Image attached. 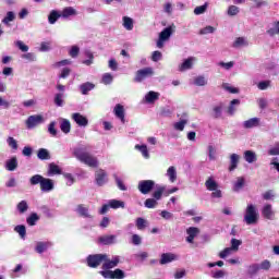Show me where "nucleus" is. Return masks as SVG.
<instances>
[{"mask_svg":"<svg viewBox=\"0 0 279 279\" xmlns=\"http://www.w3.org/2000/svg\"><path fill=\"white\" fill-rule=\"evenodd\" d=\"M72 154L74 158L78 159L80 162H83V165H86L87 167H92L94 169H97V167H99V160L97 159V157L86 151V148L84 147L74 148Z\"/></svg>","mask_w":279,"mask_h":279,"instance_id":"obj_1","label":"nucleus"},{"mask_svg":"<svg viewBox=\"0 0 279 279\" xmlns=\"http://www.w3.org/2000/svg\"><path fill=\"white\" fill-rule=\"evenodd\" d=\"M29 183L32 186H36V184H39L40 191L43 193H51L56 189V183L53 180L45 178L40 174H35L29 179Z\"/></svg>","mask_w":279,"mask_h":279,"instance_id":"obj_2","label":"nucleus"},{"mask_svg":"<svg viewBox=\"0 0 279 279\" xmlns=\"http://www.w3.org/2000/svg\"><path fill=\"white\" fill-rule=\"evenodd\" d=\"M244 221L246 226L258 223V208L254 204H248L245 209Z\"/></svg>","mask_w":279,"mask_h":279,"instance_id":"obj_3","label":"nucleus"},{"mask_svg":"<svg viewBox=\"0 0 279 279\" xmlns=\"http://www.w3.org/2000/svg\"><path fill=\"white\" fill-rule=\"evenodd\" d=\"M175 34V24H171L170 26L163 28L159 34V38L157 40L158 49H162L165 44Z\"/></svg>","mask_w":279,"mask_h":279,"instance_id":"obj_4","label":"nucleus"},{"mask_svg":"<svg viewBox=\"0 0 279 279\" xmlns=\"http://www.w3.org/2000/svg\"><path fill=\"white\" fill-rule=\"evenodd\" d=\"M156 182L154 180H142L138 182L137 189L142 195H149L154 191Z\"/></svg>","mask_w":279,"mask_h":279,"instance_id":"obj_5","label":"nucleus"},{"mask_svg":"<svg viewBox=\"0 0 279 279\" xmlns=\"http://www.w3.org/2000/svg\"><path fill=\"white\" fill-rule=\"evenodd\" d=\"M106 258H108V255L106 254H95V255H89L86 260H87V265L92 267V269H95L99 267V265H101V263H104Z\"/></svg>","mask_w":279,"mask_h":279,"instance_id":"obj_6","label":"nucleus"},{"mask_svg":"<svg viewBox=\"0 0 279 279\" xmlns=\"http://www.w3.org/2000/svg\"><path fill=\"white\" fill-rule=\"evenodd\" d=\"M154 75V68H144L136 72L134 82L141 83L145 82L147 77H151Z\"/></svg>","mask_w":279,"mask_h":279,"instance_id":"obj_7","label":"nucleus"},{"mask_svg":"<svg viewBox=\"0 0 279 279\" xmlns=\"http://www.w3.org/2000/svg\"><path fill=\"white\" fill-rule=\"evenodd\" d=\"M262 217H264V219H268L269 221H274L276 218V211L274 210V206L271 204H265L262 207Z\"/></svg>","mask_w":279,"mask_h":279,"instance_id":"obj_8","label":"nucleus"},{"mask_svg":"<svg viewBox=\"0 0 279 279\" xmlns=\"http://www.w3.org/2000/svg\"><path fill=\"white\" fill-rule=\"evenodd\" d=\"M75 213L78 215V217H83V219H94L93 214H90V209H88V206L84 204L77 205Z\"/></svg>","mask_w":279,"mask_h":279,"instance_id":"obj_9","label":"nucleus"},{"mask_svg":"<svg viewBox=\"0 0 279 279\" xmlns=\"http://www.w3.org/2000/svg\"><path fill=\"white\" fill-rule=\"evenodd\" d=\"M95 180L97 186H104L108 182V173L104 169H99L95 173Z\"/></svg>","mask_w":279,"mask_h":279,"instance_id":"obj_10","label":"nucleus"},{"mask_svg":"<svg viewBox=\"0 0 279 279\" xmlns=\"http://www.w3.org/2000/svg\"><path fill=\"white\" fill-rule=\"evenodd\" d=\"M40 123H43V116H31L26 120V128L33 130V128L40 125Z\"/></svg>","mask_w":279,"mask_h":279,"instance_id":"obj_11","label":"nucleus"},{"mask_svg":"<svg viewBox=\"0 0 279 279\" xmlns=\"http://www.w3.org/2000/svg\"><path fill=\"white\" fill-rule=\"evenodd\" d=\"M160 99V93L150 90L144 96L145 104H156Z\"/></svg>","mask_w":279,"mask_h":279,"instance_id":"obj_12","label":"nucleus"},{"mask_svg":"<svg viewBox=\"0 0 279 279\" xmlns=\"http://www.w3.org/2000/svg\"><path fill=\"white\" fill-rule=\"evenodd\" d=\"M119 256H114L112 259H109L107 255V258L104 259L102 269H114V267L119 265Z\"/></svg>","mask_w":279,"mask_h":279,"instance_id":"obj_13","label":"nucleus"},{"mask_svg":"<svg viewBox=\"0 0 279 279\" xmlns=\"http://www.w3.org/2000/svg\"><path fill=\"white\" fill-rule=\"evenodd\" d=\"M243 158L248 165H254V162L258 160V155H256V151L254 150H245L243 153Z\"/></svg>","mask_w":279,"mask_h":279,"instance_id":"obj_14","label":"nucleus"},{"mask_svg":"<svg viewBox=\"0 0 279 279\" xmlns=\"http://www.w3.org/2000/svg\"><path fill=\"white\" fill-rule=\"evenodd\" d=\"M72 119L80 125V128H86V125H88V118L84 117L82 113H73Z\"/></svg>","mask_w":279,"mask_h":279,"instance_id":"obj_15","label":"nucleus"},{"mask_svg":"<svg viewBox=\"0 0 279 279\" xmlns=\"http://www.w3.org/2000/svg\"><path fill=\"white\" fill-rule=\"evenodd\" d=\"M186 242L187 243H193V241H195V236H197V234H199V228L197 227H190L186 229Z\"/></svg>","mask_w":279,"mask_h":279,"instance_id":"obj_16","label":"nucleus"},{"mask_svg":"<svg viewBox=\"0 0 279 279\" xmlns=\"http://www.w3.org/2000/svg\"><path fill=\"white\" fill-rule=\"evenodd\" d=\"M113 114H116L117 119H120L121 123H125V108L122 105H116Z\"/></svg>","mask_w":279,"mask_h":279,"instance_id":"obj_17","label":"nucleus"},{"mask_svg":"<svg viewBox=\"0 0 279 279\" xmlns=\"http://www.w3.org/2000/svg\"><path fill=\"white\" fill-rule=\"evenodd\" d=\"M173 260H178V255L173 253H163L161 254L160 265H168V263H173Z\"/></svg>","mask_w":279,"mask_h":279,"instance_id":"obj_18","label":"nucleus"},{"mask_svg":"<svg viewBox=\"0 0 279 279\" xmlns=\"http://www.w3.org/2000/svg\"><path fill=\"white\" fill-rule=\"evenodd\" d=\"M260 125V118H251L243 122L245 130H252V128H258Z\"/></svg>","mask_w":279,"mask_h":279,"instance_id":"obj_19","label":"nucleus"},{"mask_svg":"<svg viewBox=\"0 0 279 279\" xmlns=\"http://www.w3.org/2000/svg\"><path fill=\"white\" fill-rule=\"evenodd\" d=\"M7 171H16L19 169V159L16 157H12L8 159L4 165Z\"/></svg>","mask_w":279,"mask_h":279,"instance_id":"obj_20","label":"nucleus"},{"mask_svg":"<svg viewBox=\"0 0 279 279\" xmlns=\"http://www.w3.org/2000/svg\"><path fill=\"white\" fill-rule=\"evenodd\" d=\"M239 160H241V156H239V154L233 153L230 155L229 171H234L239 167Z\"/></svg>","mask_w":279,"mask_h":279,"instance_id":"obj_21","label":"nucleus"},{"mask_svg":"<svg viewBox=\"0 0 279 279\" xmlns=\"http://www.w3.org/2000/svg\"><path fill=\"white\" fill-rule=\"evenodd\" d=\"M102 245H112L117 243V235H102L98 239Z\"/></svg>","mask_w":279,"mask_h":279,"instance_id":"obj_22","label":"nucleus"},{"mask_svg":"<svg viewBox=\"0 0 279 279\" xmlns=\"http://www.w3.org/2000/svg\"><path fill=\"white\" fill-rule=\"evenodd\" d=\"M122 25H123L124 29H126L128 32H132L134 29V19H132L130 16H123Z\"/></svg>","mask_w":279,"mask_h":279,"instance_id":"obj_23","label":"nucleus"},{"mask_svg":"<svg viewBox=\"0 0 279 279\" xmlns=\"http://www.w3.org/2000/svg\"><path fill=\"white\" fill-rule=\"evenodd\" d=\"M51 245H53L51 242H37L35 252H37V254H43L44 252H47Z\"/></svg>","mask_w":279,"mask_h":279,"instance_id":"obj_24","label":"nucleus"},{"mask_svg":"<svg viewBox=\"0 0 279 279\" xmlns=\"http://www.w3.org/2000/svg\"><path fill=\"white\" fill-rule=\"evenodd\" d=\"M195 57H190L183 61L180 65L179 71H189V69H193V62H195Z\"/></svg>","mask_w":279,"mask_h":279,"instance_id":"obj_25","label":"nucleus"},{"mask_svg":"<svg viewBox=\"0 0 279 279\" xmlns=\"http://www.w3.org/2000/svg\"><path fill=\"white\" fill-rule=\"evenodd\" d=\"M166 175L169 179V182L173 184V182L178 180V170H175V167L171 166L168 168Z\"/></svg>","mask_w":279,"mask_h":279,"instance_id":"obj_26","label":"nucleus"},{"mask_svg":"<svg viewBox=\"0 0 279 279\" xmlns=\"http://www.w3.org/2000/svg\"><path fill=\"white\" fill-rule=\"evenodd\" d=\"M60 14H61V19H69V16H76L77 11L73 9V7H66L62 10Z\"/></svg>","mask_w":279,"mask_h":279,"instance_id":"obj_27","label":"nucleus"},{"mask_svg":"<svg viewBox=\"0 0 279 279\" xmlns=\"http://www.w3.org/2000/svg\"><path fill=\"white\" fill-rule=\"evenodd\" d=\"M205 186L207 191H217V189H219V183L215 181V178L209 177L205 182Z\"/></svg>","mask_w":279,"mask_h":279,"instance_id":"obj_28","label":"nucleus"},{"mask_svg":"<svg viewBox=\"0 0 279 279\" xmlns=\"http://www.w3.org/2000/svg\"><path fill=\"white\" fill-rule=\"evenodd\" d=\"M62 173V170L60 169V167L56 163H49L48 166V172L47 175L51 177V175H60Z\"/></svg>","mask_w":279,"mask_h":279,"instance_id":"obj_29","label":"nucleus"},{"mask_svg":"<svg viewBox=\"0 0 279 279\" xmlns=\"http://www.w3.org/2000/svg\"><path fill=\"white\" fill-rule=\"evenodd\" d=\"M94 88H95V84H93L90 82H86V83H83L80 85V90H81L82 95H87Z\"/></svg>","mask_w":279,"mask_h":279,"instance_id":"obj_30","label":"nucleus"},{"mask_svg":"<svg viewBox=\"0 0 279 279\" xmlns=\"http://www.w3.org/2000/svg\"><path fill=\"white\" fill-rule=\"evenodd\" d=\"M61 14L60 12L52 10L49 15H48V23H50V25H56V23L58 22V19H61Z\"/></svg>","mask_w":279,"mask_h":279,"instance_id":"obj_31","label":"nucleus"},{"mask_svg":"<svg viewBox=\"0 0 279 279\" xmlns=\"http://www.w3.org/2000/svg\"><path fill=\"white\" fill-rule=\"evenodd\" d=\"M60 130L63 134H69L71 132V121L68 119H61Z\"/></svg>","mask_w":279,"mask_h":279,"instance_id":"obj_32","label":"nucleus"},{"mask_svg":"<svg viewBox=\"0 0 279 279\" xmlns=\"http://www.w3.org/2000/svg\"><path fill=\"white\" fill-rule=\"evenodd\" d=\"M16 210L20 213V215H25V213L29 210V205L27 204V201H21L16 205Z\"/></svg>","mask_w":279,"mask_h":279,"instance_id":"obj_33","label":"nucleus"},{"mask_svg":"<svg viewBox=\"0 0 279 279\" xmlns=\"http://www.w3.org/2000/svg\"><path fill=\"white\" fill-rule=\"evenodd\" d=\"M37 158L39 160H49L51 158V155L49 154V150H47V148H40L37 151Z\"/></svg>","mask_w":279,"mask_h":279,"instance_id":"obj_34","label":"nucleus"},{"mask_svg":"<svg viewBox=\"0 0 279 279\" xmlns=\"http://www.w3.org/2000/svg\"><path fill=\"white\" fill-rule=\"evenodd\" d=\"M243 186H245V178L239 177L233 184V191L239 193V191H241V189H243Z\"/></svg>","mask_w":279,"mask_h":279,"instance_id":"obj_35","label":"nucleus"},{"mask_svg":"<svg viewBox=\"0 0 279 279\" xmlns=\"http://www.w3.org/2000/svg\"><path fill=\"white\" fill-rule=\"evenodd\" d=\"M163 193H165V186L156 185V191L153 193L154 199H156V202L162 199Z\"/></svg>","mask_w":279,"mask_h":279,"instance_id":"obj_36","label":"nucleus"},{"mask_svg":"<svg viewBox=\"0 0 279 279\" xmlns=\"http://www.w3.org/2000/svg\"><path fill=\"white\" fill-rule=\"evenodd\" d=\"M84 56H85V58H87V60H84L83 64H85L86 66H90V64H93V62L95 60V56L93 54V52L90 50H85Z\"/></svg>","mask_w":279,"mask_h":279,"instance_id":"obj_37","label":"nucleus"},{"mask_svg":"<svg viewBox=\"0 0 279 279\" xmlns=\"http://www.w3.org/2000/svg\"><path fill=\"white\" fill-rule=\"evenodd\" d=\"M54 105L58 106V108H62L64 106V93H58L54 95Z\"/></svg>","mask_w":279,"mask_h":279,"instance_id":"obj_38","label":"nucleus"},{"mask_svg":"<svg viewBox=\"0 0 279 279\" xmlns=\"http://www.w3.org/2000/svg\"><path fill=\"white\" fill-rule=\"evenodd\" d=\"M248 43L247 39H245V37H238L234 43H233V47L235 49H239L241 47H247Z\"/></svg>","mask_w":279,"mask_h":279,"instance_id":"obj_39","label":"nucleus"},{"mask_svg":"<svg viewBox=\"0 0 279 279\" xmlns=\"http://www.w3.org/2000/svg\"><path fill=\"white\" fill-rule=\"evenodd\" d=\"M240 105H241V100H239V99L231 100L229 108H228V114H230L232 117V114H234V112H236L235 106H240Z\"/></svg>","mask_w":279,"mask_h":279,"instance_id":"obj_40","label":"nucleus"},{"mask_svg":"<svg viewBox=\"0 0 279 279\" xmlns=\"http://www.w3.org/2000/svg\"><path fill=\"white\" fill-rule=\"evenodd\" d=\"M135 149H137V151H141L142 156L144 158L149 159V150L147 149V145H135Z\"/></svg>","mask_w":279,"mask_h":279,"instance_id":"obj_41","label":"nucleus"},{"mask_svg":"<svg viewBox=\"0 0 279 279\" xmlns=\"http://www.w3.org/2000/svg\"><path fill=\"white\" fill-rule=\"evenodd\" d=\"M109 207L113 209L125 208V203L123 201L111 199L109 201Z\"/></svg>","mask_w":279,"mask_h":279,"instance_id":"obj_42","label":"nucleus"},{"mask_svg":"<svg viewBox=\"0 0 279 279\" xmlns=\"http://www.w3.org/2000/svg\"><path fill=\"white\" fill-rule=\"evenodd\" d=\"M16 19V14L13 11L7 12V15L2 20L3 25H8L9 23H12Z\"/></svg>","mask_w":279,"mask_h":279,"instance_id":"obj_43","label":"nucleus"},{"mask_svg":"<svg viewBox=\"0 0 279 279\" xmlns=\"http://www.w3.org/2000/svg\"><path fill=\"white\" fill-rule=\"evenodd\" d=\"M208 84V80L206 76L199 75L194 78V86H206Z\"/></svg>","mask_w":279,"mask_h":279,"instance_id":"obj_44","label":"nucleus"},{"mask_svg":"<svg viewBox=\"0 0 279 279\" xmlns=\"http://www.w3.org/2000/svg\"><path fill=\"white\" fill-rule=\"evenodd\" d=\"M14 232H17V234L21 236V239H25L27 235V229L24 225H19L14 228Z\"/></svg>","mask_w":279,"mask_h":279,"instance_id":"obj_45","label":"nucleus"},{"mask_svg":"<svg viewBox=\"0 0 279 279\" xmlns=\"http://www.w3.org/2000/svg\"><path fill=\"white\" fill-rule=\"evenodd\" d=\"M207 150H208L209 160L210 161L217 160V148H215V146L213 145H208Z\"/></svg>","mask_w":279,"mask_h":279,"instance_id":"obj_46","label":"nucleus"},{"mask_svg":"<svg viewBox=\"0 0 279 279\" xmlns=\"http://www.w3.org/2000/svg\"><path fill=\"white\" fill-rule=\"evenodd\" d=\"M232 254H234V251L231 247H226L218 254V256L219 258L226 259L228 256H232Z\"/></svg>","mask_w":279,"mask_h":279,"instance_id":"obj_47","label":"nucleus"},{"mask_svg":"<svg viewBox=\"0 0 279 279\" xmlns=\"http://www.w3.org/2000/svg\"><path fill=\"white\" fill-rule=\"evenodd\" d=\"M206 10H208V2H205V4L196 7L194 9V14L196 16H199V14H204L206 12Z\"/></svg>","mask_w":279,"mask_h":279,"instance_id":"obj_48","label":"nucleus"},{"mask_svg":"<svg viewBox=\"0 0 279 279\" xmlns=\"http://www.w3.org/2000/svg\"><path fill=\"white\" fill-rule=\"evenodd\" d=\"M7 143L9 145V147H11V149H13L14 151H16V149H19V142H16V140L12 136H9L7 138Z\"/></svg>","mask_w":279,"mask_h":279,"instance_id":"obj_49","label":"nucleus"},{"mask_svg":"<svg viewBox=\"0 0 279 279\" xmlns=\"http://www.w3.org/2000/svg\"><path fill=\"white\" fill-rule=\"evenodd\" d=\"M39 219L40 217H38V214L33 213L31 214L29 218L26 219V223H28V226H36V221Z\"/></svg>","mask_w":279,"mask_h":279,"instance_id":"obj_50","label":"nucleus"},{"mask_svg":"<svg viewBox=\"0 0 279 279\" xmlns=\"http://www.w3.org/2000/svg\"><path fill=\"white\" fill-rule=\"evenodd\" d=\"M135 226L137 230H145V228H147V220H145L144 218H137L135 221Z\"/></svg>","mask_w":279,"mask_h":279,"instance_id":"obj_51","label":"nucleus"},{"mask_svg":"<svg viewBox=\"0 0 279 279\" xmlns=\"http://www.w3.org/2000/svg\"><path fill=\"white\" fill-rule=\"evenodd\" d=\"M241 245H243V241L241 240H236V239H231V248L233 252H239V247H241Z\"/></svg>","mask_w":279,"mask_h":279,"instance_id":"obj_52","label":"nucleus"},{"mask_svg":"<svg viewBox=\"0 0 279 279\" xmlns=\"http://www.w3.org/2000/svg\"><path fill=\"white\" fill-rule=\"evenodd\" d=\"M189 123L187 119H183L179 122L174 123V130H178L179 132L184 131L185 125Z\"/></svg>","mask_w":279,"mask_h":279,"instance_id":"obj_53","label":"nucleus"},{"mask_svg":"<svg viewBox=\"0 0 279 279\" xmlns=\"http://www.w3.org/2000/svg\"><path fill=\"white\" fill-rule=\"evenodd\" d=\"M15 47H17V49L23 53H27L29 51V46L25 45V43L21 40L15 41Z\"/></svg>","mask_w":279,"mask_h":279,"instance_id":"obj_54","label":"nucleus"},{"mask_svg":"<svg viewBox=\"0 0 279 279\" xmlns=\"http://www.w3.org/2000/svg\"><path fill=\"white\" fill-rule=\"evenodd\" d=\"M114 77L112 76V74L110 73H105L102 75L101 82L102 84H105L106 86L110 85L113 82Z\"/></svg>","mask_w":279,"mask_h":279,"instance_id":"obj_55","label":"nucleus"},{"mask_svg":"<svg viewBox=\"0 0 279 279\" xmlns=\"http://www.w3.org/2000/svg\"><path fill=\"white\" fill-rule=\"evenodd\" d=\"M247 271H248L250 276H255V274H258V271H260L259 264L250 265Z\"/></svg>","mask_w":279,"mask_h":279,"instance_id":"obj_56","label":"nucleus"},{"mask_svg":"<svg viewBox=\"0 0 279 279\" xmlns=\"http://www.w3.org/2000/svg\"><path fill=\"white\" fill-rule=\"evenodd\" d=\"M144 206L145 208H156V206H158V201H156L155 198H147L144 202Z\"/></svg>","mask_w":279,"mask_h":279,"instance_id":"obj_57","label":"nucleus"},{"mask_svg":"<svg viewBox=\"0 0 279 279\" xmlns=\"http://www.w3.org/2000/svg\"><path fill=\"white\" fill-rule=\"evenodd\" d=\"M239 12H241V10L239 9V7L236 5H230L228 8L227 14L228 16H236V14H239Z\"/></svg>","mask_w":279,"mask_h":279,"instance_id":"obj_58","label":"nucleus"},{"mask_svg":"<svg viewBox=\"0 0 279 279\" xmlns=\"http://www.w3.org/2000/svg\"><path fill=\"white\" fill-rule=\"evenodd\" d=\"M211 278L214 279L226 278V270H211Z\"/></svg>","mask_w":279,"mask_h":279,"instance_id":"obj_59","label":"nucleus"},{"mask_svg":"<svg viewBox=\"0 0 279 279\" xmlns=\"http://www.w3.org/2000/svg\"><path fill=\"white\" fill-rule=\"evenodd\" d=\"M48 132L50 136H58V129H56V121H52L49 123Z\"/></svg>","mask_w":279,"mask_h":279,"instance_id":"obj_60","label":"nucleus"},{"mask_svg":"<svg viewBox=\"0 0 279 279\" xmlns=\"http://www.w3.org/2000/svg\"><path fill=\"white\" fill-rule=\"evenodd\" d=\"M271 87V81H262L257 84V88L259 90H267V88Z\"/></svg>","mask_w":279,"mask_h":279,"instance_id":"obj_61","label":"nucleus"},{"mask_svg":"<svg viewBox=\"0 0 279 279\" xmlns=\"http://www.w3.org/2000/svg\"><path fill=\"white\" fill-rule=\"evenodd\" d=\"M274 27L267 31L270 36L279 35V21L274 23Z\"/></svg>","mask_w":279,"mask_h":279,"instance_id":"obj_62","label":"nucleus"},{"mask_svg":"<svg viewBox=\"0 0 279 279\" xmlns=\"http://www.w3.org/2000/svg\"><path fill=\"white\" fill-rule=\"evenodd\" d=\"M125 278V272L119 268L113 270V279H123Z\"/></svg>","mask_w":279,"mask_h":279,"instance_id":"obj_63","label":"nucleus"},{"mask_svg":"<svg viewBox=\"0 0 279 279\" xmlns=\"http://www.w3.org/2000/svg\"><path fill=\"white\" fill-rule=\"evenodd\" d=\"M269 156H279V142L275 144L269 150Z\"/></svg>","mask_w":279,"mask_h":279,"instance_id":"obj_64","label":"nucleus"}]
</instances>
